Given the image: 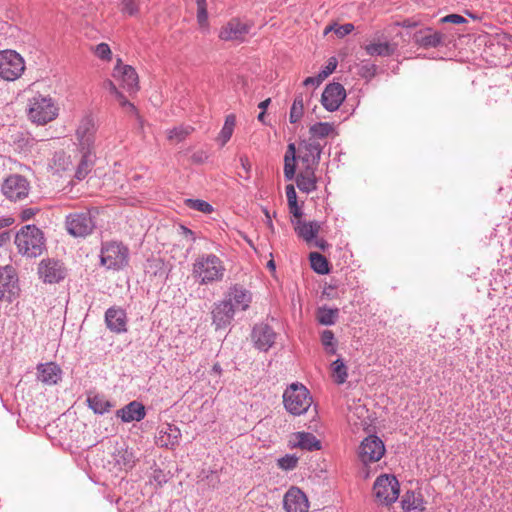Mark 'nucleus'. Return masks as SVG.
Instances as JSON below:
<instances>
[{"instance_id":"46","label":"nucleus","mask_w":512,"mask_h":512,"mask_svg":"<svg viewBox=\"0 0 512 512\" xmlns=\"http://www.w3.org/2000/svg\"><path fill=\"white\" fill-rule=\"evenodd\" d=\"M185 205L190 209L200 211L205 214H210L213 211L212 205L201 199H186Z\"/></svg>"},{"instance_id":"3","label":"nucleus","mask_w":512,"mask_h":512,"mask_svg":"<svg viewBox=\"0 0 512 512\" xmlns=\"http://www.w3.org/2000/svg\"><path fill=\"white\" fill-rule=\"evenodd\" d=\"M283 403L290 414L299 416L307 412L312 404V397L303 384L293 383L284 391Z\"/></svg>"},{"instance_id":"35","label":"nucleus","mask_w":512,"mask_h":512,"mask_svg":"<svg viewBox=\"0 0 512 512\" xmlns=\"http://www.w3.org/2000/svg\"><path fill=\"white\" fill-rule=\"evenodd\" d=\"M87 404L96 414H104L110 410L112 404L103 395L95 394L87 397Z\"/></svg>"},{"instance_id":"6","label":"nucleus","mask_w":512,"mask_h":512,"mask_svg":"<svg viewBox=\"0 0 512 512\" xmlns=\"http://www.w3.org/2000/svg\"><path fill=\"white\" fill-rule=\"evenodd\" d=\"M25 71L24 58L15 50L0 51V77L7 81L19 79Z\"/></svg>"},{"instance_id":"52","label":"nucleus","mask_w":512,"mask_h":512,"mask_svg":"<svg viewBox=\"0 0 512 512\" xmlns=\"http://www.w3.org/2000/svg\"><path fill=\"white\" fill-rule=\"evenodd\" d=\"M377 70V66L375 64L366 63L363 64L360 68L361 75L364 78H372L375 76Z\"/></svg>"},{"instance_id":"14","label":"nucleus","mask_w":512,"mask_h":512,"mask_svg":"<svg viewBox=\"0 0 512 512\" xmlns=\"http://www.w3.org/2000/svg\"><path fill=\"white\" fill-rule=\"evenodd\" d=\"M17 292V276L15 269L6 265L0 267V300L11 302Z\"/></svg>"},{"instance_id":"13","label":"nucleus","mask_w":512,"mask_h":512,"mask_svg":"<svg viewBox=\"0 0 512 512\" xmlns=\"http://www.w3.org/2000/svg\"><path fill=\"white\" fill-rule=\"evenodd\" d=\"M38 274L45 283H59L66 276V268L58 260L44 259L39 263Z\"/></svg>"},{"instance_id":"36","label":"nucleus","mask_w":512,"mask_h":512,"mask_svg":"<svg viewBox=\"0 0 512 512\" xmlns=\"http://www.w3.org/2000/svg\"><path fill=\"white\" fill-rule=\"evenodd\" d=\"M396 47L388 42L384 43H371L366 46L365 50L367 54L374 56H390L394 53Z\"/></svg>"},{"instance_id":"2","label":"nucleus","mask_w":512,"mask_h":512,"mask_svg":"<svg viewBox=\"0 0 512 512\" xmlns=\"http://www.w3.org/2000/svg\"><path fill=\"white\" fill-rule=\"evenodd\" d=\"M15 244L20 254L30 258L40 256L45 247L43 233L35 225L21 228L15 236Z\"/></svg>"},{"instance_id":"43","label":"nucleus","mask_w":512,"mask_h":512,"mask_svg":"<svg viewBox=\"0 0 512 512\" xmlns=\"http://www.w3.org/2000/svg\"><path fill=\"white\" fill-rule=\"evenodd\" d=\"M304 111V102L303 96L301 94L297 95L293 101V104L290 109L289 121L291 123L298 122L302 116Z\"/></svg>"},{"instance_id":"47","label":"nucleus","mask_w":512,"mask_h":512,"mask_svg":"<svg viewBox=\"0 0 512 512\" xmlns=\"http://www.w3.org/2000/svg\"><path fill=\"white\" fill-rule=\"evenodd\" d=\"M197 5V22L202 28H208V12L206 0H195Z\"/></svg>"},{"instance_id":"44","label":"nucleus","mask_w":512,"mask_h":512,"mask_svg":"<svg viewBox=\"0 0 512 512\" xmlns=\"http://www.w3.org/2000/svg\"><path fill=\"white\" fill-rule=\"evenodd\" d=\"M333 131V125L327 122H318L309 128L314 138H325Z\"/></svg>"},{"instance_id":"33","label":"nucleus","mask_w":512,"mask_h":512,"mask_svg":"<svg viewBox=\"0 0 512 512\" xmlns=\"http://www.w3.org/2000/svg\"><path fill=\"white\" fill-rule=\"evenodd\" d=\"M296 170V147L290 143L284 156V177L290 181L295 177Z\"/></svg>"},{"instance_id":"9","label":"nucleus","mask_w":512,"mask_h":512,"mask_svg":"<svg viewBox=\"0 0 512 512\" xmlns=\"http://www.w3.org/2000/svg\"><path fill=\"white\" fill-rule=\"evenodd\" d=\"M376 498L385 504H391L398 499L399 482L395 476L381 475L373 486Z\"/></svg>"},{"instance_id":"7","label":"nucleus","mask_w":512,"mask_h":512,"mask_svg":"<svg viewBox=\"0 0 512 512\" xmlns=\"http://www.w3.org/2000/svg\"><path fill=\"white\" fill-rule=\"evenodd\" d=\"M65 226L70 235L86 237L93 232L95 223L89 211H82L67 215Z\"/></svg>"},{"instance_id":"63","label":"nucleus","mask_w":512,"mask_h":512,"mask_svg":"<svg viewBox=\"0 0 512 512\" xmlns=\"http://www.w3.org/2000/svg\"><path fill=\"white\" fill-rule=\"evenodd\" d=\"M315 243L317 244L318 247H320L321 249H325V241L324 240H316Z\"/></svg>"},{"instance_id":"8","label":"nucleus","mask_w":512,"mask_h":512,"mask_svg":"<svg viewBox=\"0 0 512 512\" xmlns=\"http://www.w3.org/2000/svg\"><path fill=\"white\" fill-rule=\"evenodd\" d=\"M385 445L376 435H369L358 448L359 460L364 464L378 462L385 454Z\"/></svg>"},{"instance_id":"58","label":"nucleus","mask_w":512,"mask_h":512,"mask_svg":"<svg viewBox=\"0 0 512 512\" xmlns=\"http://www.w3.org/2000/svg\"><path fill=\"white\" fill-rule=\"evenodd\" d=\"M35 213H36V211L33 208L24 209L21 212V218L23 220H29V219H31L35 215Z\"/></svg>"},{"instance_id":"22","label":"nucleus","mask_w":512,"mask_h":512,"mask_svg":"<svg viewBox=\"0 0 512 512\" xmlns=\"http://www.w3.org/2000/svg\"><path fill=\"white\" fill-rule=\"evenodd\" d=\"M225 300L231 302L235 310L245 311L249 308L252 295L247 289L236 284L229 289Z\"/></svg>"},{"instance_id":"50","label":"nucleus","mask_w":512,"mask_h":512,"mask_svg":"<svg viewBox=\"0 0 512 512\" xmlns=\"http://www.w3.org/2000/svg\"><path fill=\"white\" fill-rule=\"evenodd\" d=\"M278 466L286 471L293 470L298 463V457L294 455H285L284 457L278 459Z\"/></svg>"},{"instance_id":"28","label":"nucleus","mask_w":512,"mask_h":512,"mask_svg":"<svg viewBox=\"0 0 512 512\" xmlns=\"http://www.w3.org/2000/svg\"><path fill=\"white\" fill-rule=\"evenodd\" d=\"M293 447H297L307 451L319 450L321 448L320 441L309 432H297L292 436L290 441Z\"/></svg>"},{"instance_id":"21","label":"nucleus","mask_w":512,"mask_h":512,"mask_svg":"<svg viewBox=\"0 0 512 512\" xmlns=\"http://www.w3.org/2000/svg\"><path fill=\"white\" fill-rule=\"evenodd\" d=\"M105 323L107 328L116 334L127 331V315L120 307H110L105 312Z\"/></svg>"},{"instance_id":"48","label":"nucleus","mask_w":512,"mask_h":512,"mask_svg":"<svg viewBox=\"0 0 512 512\" xmlns=\"http://www.w3.org/2000/svg\"><path fill=\"white\" fill-rule=\"evenodd\" d=\"M121 11L129 16L136 15L139 11L138 0H119Z\"/></svg>"},{"instance_id":"56","label":"nucleus","mask_w":512,"mask_h":512,"mask_svg":"<svg viewBox=\"0 0 512 512\" xmlns=\"http://www.w3.org/2000/svg\"><path fill=\"white\" fill-rule=\"evenodd\" d=\"M240 162H241L242 168L244 169V171L246 173L245 178L248 179L249 178V173H250V170H251V164L249 162V159L246 156H242V157H240Z\"/></svg>"},{"instance_id":"1","label":"nucleus","mask_w":512,"mask_h":512,"mask_svg":"<svg viewBox=\"0 0 512 512\" xmlns=\"http://www.w3.org/2000/svg\"><path fill=\"white\" fill-rule=\"evenodd\" d=\"M224 273V264L215 254L200 255L193 263L192 275L201 285L221 281Z\"/></svg>"},{"instance_id":"16","label":"nucleus","mask_w":512,"mask_h":512,"mask_svg":"<svg viewBox=\"0 0 512 512\" xmlns=\"http://www.w3.org/2000/svg\"><path fill=\"white\" fill-rule=\"evenodd\" d=\"M254 345L260 351H268L275 343L277 334L265 323L256 324L251 334Z\"/></svg>"},{"instance_id":"29","label":"nucleus","mask_w":512,"mask_h":512,"mask_svg":"<svg viewBox=\"0 0 512 512\" xmlns=\"http://www.w3.org/2000/svg\"><path fill=\"white\" fill-rule=\"evenodd\" d=\"M81 153L80 161L77 165L75 177L83 180L92 170L95 163L94 150H79Z\"/></svg>"},{"instance_id":"51","label":"nucleus","mask_w":512,"mask_h":512,"mask_svg":"<svg viewBox=\"0 0 512 512\" xmlns=\"http://www.w3.org/2000/svg\"><path fill=\"white\" fill-rule=\"evenodd\" d=\"M337 67V60L335 57H331L326 66L319 72L318 77L323 82L330 74H332Z\"/></svg>"},{"instance_id":"59","label":"nucleus","mask_w":512,"mask_h":512,"mask_svg":"<svg viewBox=\"0 0 512 512\" xmlns=\"http://www.w3.org/2000/svg\"><path fill=\"white\" fill-rule=\"evenodd\" d=\"M290 213L293 214L294 217L300 218L302 216L301 209L299 208L297 202L293 205H289Z\"/></svg>"},{"instance_id":"55","label":"nucleus","mask_w":512,"mask_h":512,"mask_svg":"<svg viewBox=\"0 0 512 512\" xmlns=\"http://www.w3.org/2000/svg\"><path fill=\"white\" fill-rule=\"evenodd\" d=\"M286 197L288 205H293L297 202V194L292 184L286 186Z\"/></svg>"},{"instance_id":"49","label":"nucleus","mask_w":512,"mask_h":512,"mask_svg":"<svg viewBox=\"0 0 512 512\" xmlns=\"http://www.w3.org/2000/svg\"><path fill=\"white\" fill-rule=\"evenodd\" d=\"M94 54L101 60L110 61L112 58V52L108 44L100 43L93 49Z\"/></svg>"},{"instance_id":"23","label":"nucleus","mask_w":512,"mask_h":512,"mask_svg":"<svg viewBox=\"0 0 512 512\" xmlns=\"http://www.w3.org/2000/svg\"><path fill=\"white\" fill-rule=\"evenodd\" d=\"M181 437L180 429L173 424L163 425L156 437V443L160 447L173 448L179 443Z\"/></svg>"},{"instance_id":"45","label":"nucleus","mask_w":512,"mask_h":512,"mask_svg":"<svg viewBox=\"0 0 512 512\" xmlns=\"http://www.w3.org/2000/svg\"><path fill=\"white\" fill-rule=\"evenodd\" d=\"M332 373L337 384H343L347 379V368L341 359L332 363Z\"/></svg>"},{"instance_id":"20","label":"nucleus","mask_w":512,"mask_h":512,"mask_svg":"<svg viewBox=\"0 0 512 512\" xmlns=\"http://www.w3.org/2000/svg\"><path fill=\"white\" fill-rule=\"evenodd\" d=\"M213 324L217 329L227 327L234 318L233 304L225 299L214 304L212 309Z\"/></svg>"},{"instance_id":"37","label":"nucleus","mask_w":512,"mask_h":512,"mask_svg":"<svg viewBox=\"0 0 512 512\" xmlns=\"http://www.w3.org/2000/svg\"><path fill=\"white\" fill-rule=\"evenodd\" d=\"M236 124V117L233 114L226 116L224 125L219 133L218 141L224 146L231 138Z\"/></svg>"},{"instance_id":"61","label":"nucleus","mask_w":512,"mask_h":512,"mask_svg":"<svg viewBox=\"0 0 512 512\" xmlns=\"http://www.w3.org/2000/svg\"><path fill=\"white\" fill-rule=\"evenodd\" d=\"M270 101H271V100H270V98H268V99H266V100H264V101L260 102V103H259V105H258V107H259L262 111H265V110L267 109L268 105L270 104Z\"/></svg>"},{"instance_id":"64","label":"nucleus","mask_w":512,"mask_h":512,"mask_svg":"<svg viewBox=\"0 0 512 512\" xmlns=\"http://www.w3.org/2000/svg\"><path fill=\"white\" fill-rule=\"evenodd\" d=\"M264 118H265V111H261L258 115V120L260 122H264Z\"/></svg>"},{"instance_id":"15","label":"nucleus","mask_w":512,"mask_h":512,"mask_svg":"<svg viewBox=\"0 0 512 512\" xmlns=\"http://www.w3.org/2000/svg\"><path fill=\"white\" fill-rule=\"evenodd\" d=\"M283 506L286 512H308L309 502L303 491L298 487H291L285 493Z\"/></svg>"},{"instance_id":"39","label":"nucleus","mask_w":512,"mask_h":512,"mask_svg":"<svg viewBox=\"0 0 512 512\" xmlns=\"http://www.w3.org/2000/svg\"><path fill=\"white\" fill-rule=\"evenodd\" d=\"M339 310L327 307H320L317 311V320L322 325H333L338 318Z\"/></svg>"},{"instance_id":"24","label":"nucleus","mask_w":512,"mask_h":512,"mask_svg":"<svg viewBox=\"0 0 512 512\" xmlns=\"http://www.w3.org/2000/svg\"><path fill=\"white\" fill-rule=\"evenodd\" d=\"M116 416L123 422L129 423L133 421H141L146 416L145 406L138 401H132L125 405L123 408L116 411Z\"/></svg>"},{"instance_id":"5","label":"nucleus","mask_w":512,"mask_h":512,"mask_svg":"<svg viewBox=\"0 0 512 512\" xmlns=\"http://www.w3.org/2000/svg\"><path fill=\"white\" fill-rule=\"evenodd\" d=\"M129 250L121 242L110 241L102 244L100 260L107 269L119 270L128 263Z\"/></svg>"},{"instance_id":"30","label":"nucleus","mask_w":512,"mask_h":512,"mask_svg":"<svg viewBox=\"0 0 512 512\" xmlns=\"http://www.w3.org/2000/svg\"><path fill=\"white\" fill-rule=\"evenodd\" d=\"M296 184L302 192L310 193L316 189L314 167H306L296 178Z\"/></svg>"},{"instance_id":"62","label":"nucleus","mask_w":512,"mask_h":512,"mask_svg":"<svg viewBox=\"0 0 512 512\" xmlns=\"http://www.w3.org/2000/svg\"><path fill=\"white\" fill-rule=\"evenodd\" d=\"M212 370H213L215 373H221V371H222L221 366H220L218 363H216V364H214V365H213Z\"/></svg>"},{"instance_id":"34","label":"nucleus","mask_w":512,"mask_h":512,"mask_svg":"<svg viewBox=\"0 0 512 512\" xmlns=\"http://www.w3.org/2000/svg\"><path fill=\"white\" fill-rule=\"evenodd\" d=\"M103 88L108 90L112 95L115 96L119 105L124 108L126 111L131 113H136L135 106L126 99V97L118 90L116 85L109 79L103 82Z\"/></svg>"},{"instance_id":"31","label":"nucleus","mask_w":512,"mask_h":512,"mask_svg":"<svg viewBox=\"0 0 512 512\" xmlns=\"http://www.w3.org/2000/svg\"><path fill=\"white\" fill-rule=\"evenodd\" d=\"M402 508L407 512H422L425 510V502L420 493L408 491L402 499Z\"/></svg>"},{"instance_id":"11","label":"nucleus","mask_w":512,"mask_h":512,"mask_svg":"<svg viewBox=\"0 0 512 512\" xmlns=\"http://www.w3.org/2000/svg\"><path fill=\"white\" fill-rule=\"evenodd\" d=\"M253 24L240 18H232L219 31V38L223 41L243 42L249 34Z\"/></svg>"},{"instance_id":"19","label":"nucleus","mask_w":512,"mask_h":512,"mask_svg":"<svg viewBox=\"0 0 512 512\" xmlns=\"http://www.w3.org/2000/svg\"><path fill=\"white\" fill-rule=\"evenodd\" d=\"M322 153V146L316 140L303 141L299 145L298 158L306 165V167H314L318 165Z\"/></svg>"},{"instance_id":"12","label":"nucleus","mask_w":512,"mask_h":512,"mask_svg":"<svg viewBox=\"0 0 512 512\" xmlns=\"http://www.w3.org/2000/svg\"><path fill=\"white\" fill-rule=\"evenodd\" d=\"M97 126L92 116L83 117L76 130L79 150H94Z\"/></svg>"},{"instance_id":"38","label":"nucleus","mask_w":512,"mask_h":512,"mask_svg":"<svg viewBox=\"0 0 512 512\" xmlns=\"http://www.w3.org/2000/svg\"><path fill=\"white\" fill-rule=\"evenodd\" d=\"M311 268L318 274H327L329 272V264L327 259L318 252H312L309 255Z\"/></svg>"},{"instance_id":"25","label":"nucleus","mask_w":512,"mask_h":512,"mask_svg":"<svg viewBox=\"0 0 512 512\" xmlns=\"http://www.w3.org/2000/svg\"><path fill=\"white\" fill-rule=\"evenodd\" d=\"M38 380L46 385H55L61 380L62 370L54 362L39 364L37 366Z\"/></svg>"},{"instance_id":"26","label":"nucleus","mask_w":512,"mask_h":512,"mask_svg":"<svg viewBox=\"0 0 512 512\" xmlns=\"http://www.w3.org/2000/svg\"><path fill=\"white\" fill-rule=\"evenodd\" d=\"M294 229L298 237L307 243H311L319 233L321 225L317 221L307 222L299 219L295 222Z\"/></svg>"},{"instance_id":"42","label":"nucleus","mask_w":512,"mask_h":512,"mask_svg":"<svg viewBox=\"0 0 512 512\" xmlns=\"http://www.w3.org/2000/svg\"><path fill=\"white\" fill-rule=\"evenodd\" d=\"M321 343L327 354L334 355L337 351V341L331 330H324L321 333Z\"/></svg>"},{"instance_id":"32","label":"nucleus","mask_w":512,"mask_h":512,"mask_svg":"<svg viewBox=\"0 0 512 512\" xmlns=\"http://www.w3.org/2000/svg\"><path fill=\"white\" fill-rule=\"evenodd\" d=\"M112 458L118 469L126 470L132 468L135 463L133 453L124 447L116 448L112 454Z\"/></svg>"},{"instance_id":"54","label":"nucleus","mask_w":512,"mask_h":512,"mask_svg":"<svg viewBox=\"0 0 512 512\" xmlns=\"http://www.w3.org/2000/svg\"><path fill=\"white\" fill-rule=\"evenodd\" d=\"M441 21L444 23H453V24H463V23L467 22V20L463 16L458 15V14L446 15L445 17H443L441 19Z\"/></svg>"},{"instance_id":"18","label":"nucleus","mask_w":512,"mask_h":512,"mask_svg":"<svg viewBox=\"0 0 512 512\" xmlns=\"http://www.w3.org/2000/svg\"><path fill=\"white\" fill-rule=\"evenodd\" d=\"M113 76L121 81L122 87L129 93L138 91L139 81L135 69L130 65H121V59L117 61Z\"/></svg>"},{"instance_id":"17","label":"nucleus","mask_w":512,"mask_h":512,"mask_svg":"<svg viewBox=\"0 0 512 512\" xmlns=\"http://www.w3.org/2000/svg\"><path fill=\"white\" fill-rule=\"evenodd\" d=\"M345 97V89L340 83H330L322 93L321 102L326 110L333 112L340 107Z\"/></svg>"},{"instance_id":"53","label":"nucleus","mask_w":512,"mask_h":512,"mask_svg":"<svg viewBox=\"0 0 512 512\" xmlns=\"http://www.w3.org/2000/svg\"><path fill=\"white\" fill-rule=\"evenodd\" d=\"M354 30V25L346 23L343 25L335 26L334 32L338 37H344Z\"/></svg>"},{"instance_id":"27","label":"nucleus","mask_w":512,"mask_h":512,"mask_svg":"<svg viewBox=\"0 0 512 512\" xmlns=\"http://www.w3.org/2000/svg\"><path fill=\"white\" fill-rule=\"evenodd\" d=\"M414 40L416 44L423 48H435L442 43L443 35L427 28L416 32Z\"/></svg>"},{"instance_id":"60","label":"nucleus","mask_w":512,"mask_h":512,"mask_svg":"<svg viewBox=\"0 0 512 512\" xmlns=\"http://www.w3.org/2000/svg\"><path fill=\"white\" fill-rule=\"evenodd\" d=\"M181 230H182V233L185 237H190V240L192 242L195 241V237H194V233L192 230H190L189 228L185 227V226H181Z\"/></svg>"},{"instance_id":"57","label":"nucleus","mask_w":512,"mask_h":512,"mask_svg":"<svg viewBox=\"0 0 512 512\" xmlns=\"http://www.w3.org/2000/svg\"><path fill=\"white\" fill-rule=\"evenodd\" d=\"M322 83V81L320 80V78L317 76L315 77H307L304 82H303V85L304 86H319L320 84Z\"/></svg>"},{"instance_id":"4","label":"nucleus","mask_w":512,"mask_h":512,"mask_svg":"<svg viewBox=\"0 0 512 512\" xmlns=\"http://www.w3.org/2000/svg\"><path fill=\"white\" fill-rule=\"evenodd\" d=\"M58 108L49 96L35 95L29 101L28 116L37 124H46L56 118Z\"/></svg>"},{"instance_id":"10","label":"nucleus","mask_w":512,"mask_h":512,"mask_svg":"<svg viewBox=\"0 0 512 512\" xmlns=\"http://www.w3.org/2000/svg\"><path fill=\"white\" fill-rule=\"evenodd\" d=\"M1 190L7 199L19 201L28 196L30 184L24 176L12 174L4 180Z\"/></svg>"},{"instance_id":"40","label":"nucleus","mask_w":512,"mask_h":512,"mask_svg":"<svg viewBox=\"0 0 512 512\" xmlns=\"http://www.w3.org/2000/svg\"><path fill=\"white\" fill-rule=\"evenodd\" d=\"M73 166L70 155L63 151L56 152L53 157V167L57 172L67 171Z\"/></svg>"},{"instance_id":"41","label":"nucleus","mask_w":512,"mask_h":512,"mask_svg":"<svg viewBox=\"0 0 512 512\" xmlns=\"http://www.w3.org/2000/svg\"><path fill=\"white\" fill-rule=\"evenodd\" d=\"M194 129L191 126H178L167 131V138L170 141L179 143L183 141Z\"/></svg>"}]
</instances>
